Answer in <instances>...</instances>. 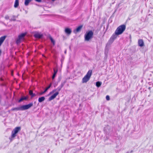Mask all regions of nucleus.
<instances>
[{
    "mask_svg": "<svg viewBox=\"0 0 153 153\" xmlns=\"http://www.w3.org/2000/svg\"><path fill=\"white\" fill-rule=\"evenodd\" d=\"M57 70H55L54 69V73L53 74V76L52 77V79H54L55 78V76H56V75L57 74Z\"/></svg>",
    "mask_w": 153,
    "mask_h": 153,
    "instance_id": "dca6fc26",
    "label": "nucleus"
},
{
    "mask_svg": "<svg viewBox=\"0 0 153 153\" xmlns=\"http://www.w3.org/2000/svg\"><path fill=\"white\" fill-rule=\"evenodd\" d=\"M42 1L41 0H39V2H41Z\"/></svg>",
    "mask_w": 153,
    "mask_h": 153,
    "instance_id": "72a5a7b5",
    "label": "nucleus"
},
{
    "mask_svg": "<svg viewBox=\"0 0 153 153\" xmlns=\"http://www.w3.org/2000/svg\"><path fill=\"white\" fill-rule=\"evenodd\" d=\"M151 88L150 87H149L148 89H149V90H150V89H151Z\"/></svg>",
    "mask_w": 153,
    "mask_h": 153,
    "instance_id": "f704fd0d",
    "label": "nucleus"
},
{
    "mask_svg": "<svg viewBox=\"0 0 153 153\" xmlns=\"http://www.w3.org/2000/svg\"><path fill=\"white\" fill-rule=\"evenodd\" d=\"M59 94L58 92H56L49 98V101H50L54 99Z\"/></svg>",
    "mask_w": 153,
    "mask_h": 153,
    "instance_id": "6e6552de",
    "label": "nucleus"
},
{
    "mask_svg": "<svg viewBox=\"0 0 153 153\" xmlns=\"http://www.w3.org/2000/svg\"><path fill=\"white\" fill-rule=\"evenodd\" d=\"M57 85V84H55V85Z\"/></svg>",
    "mask_w": 153,
    "mask_h": 153,
    "instance_id": "58836bf2",
    "label": "nucleus"
},
{
    "mask_svg": "<svg viewBox=\"0 0 153 153\" xmlns=\"http://www.w3.org/2000/svg\"><path fill=\"white\" fill-rule=\"evenodd\" d=\"M56 91H57V88L56 89H54L51 92V93H54L55 92H56Z\"/></svg>",
    "mask_w": 153,
    "mask_h": 153,
    "instance_id": "c756f323",
    "label": "nucleus"
},
{
    "mask_svg": "<svg viewBox=\"0 0 153 153\" xmlns=\"http://www.w3.org/2000/svg\"><path fill=\"white\" fill-rule=\"evenodd\" d=\"M33 105L32 103H30L27 105H22L20 107L13 108L11 111H24L30 108Z\"/></svg>",
    "mask_w": 153,
    "mask_h": 153,
    "instance_id": "f257e3e1",
    "label": "nucleus"
},
{
    "mask_svg": "<svg viewBox=\"0 0 153 153\" xmlns=\"http://www.w3.org/2000/svg\"><path fill=\"white\" fill-rule=\"evenodd\" d=\"M138 43L139 46L141 47H142L144 45V42L143 40L142 39H140L138 40Z\"/></svg>",
    "mask_w": 153,
    "mask_h": 153,
    "instance_id": "4468645a",
    "label": "nucleus"
},
{
    "mask_svg": "<svg viewBox=\"0 0 153 153\" xmlns=\"http://www.w3.org/2000/svg\"><path fill=\"white\" fill-rule=\"evenodd\" d=\"M28 98V97L27 96H22L20 99L19 100L18 102H20L24 100H27Z\"/></svg>",
    "mask_w": 153,
    "mask_h": 153,
    "instance_id": "9b49d317",
    "label": "nucleus"
},
{
    "mask_svg": "<svg viewBox=\"0 0 153 153\" xmlns=\"http://www.w3.org/2000/svg\"><path fill=\"white\" fill-rule=\"evenodd\" d=\"M34 36L36 38H38V33H37L34 35Z\"/></svg>",
    "mask_w": 153,
    "mask_h": 153,
    "instance_id": "c85d7f7f",
    "label": "nucleus"
},
{
    "mask_svg": "<svg viewBox=\"0 0 153 153\" xmlns=\"http://www.w3.org/2000/svg\"><path fill=\"white\" fill-rule=\"evenodd\" d=\"M43 34H41V33H39V39L42 38L43 37Z\"/></svg>",
    "mask_w": 153,
    "mask_h": 153,
    "instance_id": "393cba45",
    "label": "nucleus"
},
{
    "mask_svg": "<svg viewBox=\"0 0 153 153\" xmlns=\"http://www.w3.org/2000/svg\"><path fill=\"white\" fill-rule=\"evenodd\" d=\"M82 25H81L78 26L76 29L74 30L73 31V32L75 33H76L77 32L80 31L82 28Z\"/></svg>",
    "mask_w": 153,
    "mask_h": 153,
    "instance_id": "9d476101",
    "label": "nucleus"
},
{
    "mask_svg": "<svg viewBox=\"0 0 153 153\" xmlns=\"http://www.w3.org/2000/svg\"><path fill=\"white\" fill-rule=\"evenodd\" d=\"M49 38H50V39L51 42L52 43H53L54 44V41L53 39L50 36L49 37Z\"/></svg>",
    "mask_w": 153,
    "mask_h": 153,
    "instance_id": "b1692460",
    "label": "nucleus"
},
{
    "mask_svg": "<svg viewBox=\"0 0 153 153\" xmlns=\"http://www.w3.org/2000/svg\"><path fill=\"white\" fill-rule=\"evenodd\" d=\"M29 94L31 96V97H34L35 95V94L33 93V91L31 90L29 91Z\"/></svg>",
    "mask_w": 153,
    "mask_h": 153,
    "instance_id": "a211bd4d",
    "label": "nucleus"
},
{
    "mask_svg": "<svg viewBox=\"0 0 153 153\" xmlns=\"http://www.w3.org/2000/svg\"><path fill=\"white\" fill-rule=\"evenodd\" d=\"M66 83V81H64L63 82H62L61 83V85L59 86L61 88H62L63 86Z\"/></svg>",
    "mask_w": 153,
    "mask_h": 153,
    "instance_id": "4be33fe9",
    "label": "nucleus"
},
{
    "mask_svg": "<svg viewBox=\"0 0 153 153\" xmlns=\"http://www.w3.org/2000/svg\"><path fill=\"white\" fill-rule=\"evenodd\" d=\"M59 94L58 92H56L49 98V101H50L54 99Z\"/></svg>",
    "mask_w": 153,
    "mask_h": 153,
    "instance_id": "1a4fd4ad",
    "label": "nucleus"
},
{
    "mask_svg": "<svg viewBox=\"0 0 153 153\" xmlns=\"http://www.w3.org/2000/svg\"><path fill=\"white\" fill-rule=\"evenodd\" d=\"M36 1L38 2V0H35Z\"/></svg>",
    "mask_w": 153,
    "mask_h": 153,
    "instance_id": "e433bc0d",
    "label": "nucleus"
},
{
    "mask_svg": "<svg viewBox=\"0 0 153 153\" xmlns=\"http://www.w3.org/2000/svg\"><path fill=\"white\" fill-rule=\"evenodd\" d=\"M65 31L67 34L69 35L71 33L72 31L71 29L68 27H66L65 29Z\"/></svg>",
    "mask_w": 153,
    "mask_h": 153,
    "instance_id": "f8f14e48",
    "label": "nucleus"
},
{
    "mask_svg": "<svg viewBox=\"0 0 153 153\" xmlns=\"http://www.w3.org/2000/svg\"><path fill=\"white\" fill-rule=\"evenodd\" d=\"M65 53H66V51H65Z\"/></svg>",
    "mask_w": 153,
    "mask_h": 153,
    "instance_id": "c9c22d12",
    "label": "nucleus"
},
{
    "mask_svg": "<svg viewBox=\"0 0 153 153\" xmlns=\"http://www.w3.org/2000/svg\"><path fill=\"white\" fill-rule=\"evenodd\" d=\"M93 33L92 30H89L86 32L84 35L85 40L86 41H89L93 38Z\"/></svg>",
    "mask_w": 153,
    "mask_h": 153,
    "instance_id": "20e7f679",
    "label": "nucleus"
},
{
    "mask_svg": "<svg viewBox=\"0 0 153 153\" xmlns=\"http://www.w3.org/2000/svg\"><path fill=\"white\" fill-rule=\"evenodd\" d=\"M106 100H110V97L108 95H107L106 97Z\"/></svg>",
    "mask_w": 153,
    "mask_h": 153,
    "instance_id": "bb28decb",
    "label": "nucleus"
},
{
    "mask_svg": "<svg viewBox=\"0 0 153 153\" xmlns=\"http://www.w3.org/2000/svg\"><path fill=\"white\" fill-rule=\"evenodd\" d=\"M19 5V0H15L14 4V7L15 8H17L18 7V6Z\"/></svg>",
    "mask_w": 153,
    "mask_h": 153,
    "instance_id": "2eb2a0df",
    "label": "nucleus"
},
{
    "mask_svg": "<svg viewBox=\"0 0 153 153\" xmlns=\"http://www.w3.org/2000/svg\"><path fill=\"white\" fill-rule=\"evenodd\" d=\"M133 152V151H128L126 152V153H132Z\"/></svg>",
    "mask_w": 153,
    "mask_h": 153,
    "instance_id": "7c9ffc66",
    "label": "nucleus"
},
{
    "mask_svg": "<svg viewBox=\"0 0 153 153\" xmlns=\"http://www.w3.org/2000/svg\"><path fill=\"white\" fill-rule=\"evenodd\" d=\"M56 85H54V87H56Z\"/></svg>",
    "mask_w": 153,
    "mask_h": 153,
    "instance_id": "4c0bfd02",
    "label": "nucleus"
},
{
    "mask_svg": "<svg viewBox=\"0 0 153 153\" xmlns=\"http://www.w3.org/2000/svg\"><path fill=\"white\" fill-rule=\"evenodd\" d=\"M16 20V19H15V16H13V17H12V18H11L10 19V21H15Z\"/></svg>",
    "mask_w": 153,
    "mask_h": 153,
    "instance_id": "5701e85b",
    "label": "nucleus"
},
{
    "mask_svg": "<svg viewBox=\"0 0 153 153\" xmlns=\"http://www.w3.org/2000/svg\"><path fill=\"white\" fill-rule=\"evenodd\" d=\"M126 28V26L124 25H122L119 26L115 31V33L117 35L122 34L125 30Z\"/></svg>",
    "mask_w": 153,
    "mask_h": 153,
    "instance_id": "f03ea898",
    "label": "nucleus"
},
{
    "mask_svg": "<svg viewBox=\"0 0 153 153\" xmlns=\"http://www.w3.org/2000/svg\"><path fill=\"white\" fill-rule=\"evenodd\" d=\"M26 35V33H22L19 35L16 40V43L17 44H19L23 41L24 39V37Z\"/></svg>",
    "mask_w": 153,
    "mask_h": 153,
    "instance_id": "39448f33",
    "label": "nucleus"
},
{
    "mask_svg": "<svg viewBox=\"0 0 153 153\" xmlns=\"http://www.w3.org/2000/svg\"><path fill=\"white\" fill-rule=\"evenodd\" d=\"M92 71L91 70H89L87 73L82 78V83H86L88 81L92 75Z\"/></svg>",
    "mask_w": 153,
    "mask_h": 153,
    "instance_id": "7ed1b4c3",
    "label": "nucleus"
},
{
    "mask_svg": "<svg viewBox=\"0 0 153 153\" xmlns=\"http://www.w3.org/2000/svg\"><path fill=\"white\" fill-rule=\"evenodd\" d=\"M21 128L19 127L15 128L12 132L11 137L14 138L16 136V134L20 130Z\"/></svg>",
    "mask_w": 153,
    "mask_h": 153,
    "instance_id": "423d86ee",
    "label": "nucleus"
},
{
    "mask_svg": "<svg viewBox=\"0 0 153 153\" xmlns=\"http://www.w3.org/2000/svg\"><path fill=\"white\" fill-rule=\"evenodd\" d=\"M61 89H62V88H61L59 86V87H58V88H57V92H59V91H60L61 90Z\"/></svg>",
    "mask_w": 153,
    "mask_h": 153,
    "instance_id": "a878e982",
    "label": "nucleus"
},
{
    "mask_svg": "<svg viewBox=\"0 0 153 153\" xmlns=\"http://www.w3.org/2000/svg\"><path fill=\"white\" fill-rule=\"evenodd\" d=\"M31 1V0H25V5L26 6H27Z\"/></svg>",
    "mask_w": 153,
    "mask_h": 153,
    "instance_id": "f3484780",
    "label": "nucleus"
},
{
    "mask_svg": "<svg viewBox=\"0 0 153 153\" xmlns=\"http://www.w3.org/2000/svg\"><path fill=\"white\" fill-rule=\"evenodd\" d=\"M45 99V98L44 97H42L39 98V102H41L43 101Z\"/></svg>",
    "mask_w": 153,
    "mask_h": 153,
    "instance_id": "6ab92c4d",
    "label": "nucleus"
},
{
    "mask_svg": "<svg viewBox=\"0 0 153 153\" xmlns=\"http://www.w3.org/2000/svg\"><path fill=\"white\" fill-rule=\"evenodd\" d=\"M5 18L7 20L9 19V17L8 15H7L5 16Z\"/></svg>",
    "mask_w": 153,
    "mask_h": 153,
    "instance_id": "cd10ccee",
    "label": "nucleus"
},
{
    "mask_svg": "<svg viewBox=\"0 0 153 153\" xmlns=\"http://www.w3.org/2000/svg\"><path fill=\"white\" fill-rule=\"evenodd\" d=\"M117 35H118L115 33V32L113 34L112 36L110 38L109 40V42H111V43H112L114 41L115 39L116 38Z\"/></svg>",
    "mask_w": 153,
    "mask_h": 153,
    "instance_id": "0eeeda50",
    "label": "nucleus"
},
{
    "mask_svg": "<svg viewBox=\"0 0 153 153\" xmlns=\"http://www.w3.org/2000/svg\"><path fill=\"white\" fill-rule=\"evenodd\" d=\"M51 85L52 83H51L50 84L45 88L44 91V92H46L51 87Z\"/></svg>",
    "mask_w": 153,
    "mask_h": 153,
    "instance_id": "412c9836",
    "label": "nucleus"
},
{
    "mask_svg": "<svg viewBox=\"0 0 153 153\" xmlns=\"http://www.w3.org/2000/svg\"><path fill=\"white\" fill-rule=\"evenodd\" d=\"M136 78H137V76H133V78L134 79H135Z\"/></svg>",
    "mask_w": 153,
    "mask_h": 153,
    "instance_id": "2f4dec72",
    "label": "nucleus"
},
{
    "mask_svg": "<svg viewBox=\"0 0 153 153\" xmlns=\"http://www.w3.org/2000/svg\"><path fill=\"white\" fill-rule=\"evenodd\" d=\"M1 50H0V55H1Z\"/></svg>",
    "mask_w": 153,
    "mask_h": 153,
    "instance_id": "473e14b6",
    "label": "nucleus"
},
{
    "mask_svg": "<svg viewBox=\"0 0 153 153\" xmlns=\"http://www.w3.org/2000/svg\"><path fill=\"white\" fill-rule=\"evenodd\" d=\"M102 84V83L99 81H97L96 82V86L98 87H100Z\"/></svg>",
    "mask_w": 153,
    "mask_h": 153,
    "instance_id": "aec40b11",
    "label": "nucleus"
},
{
    "mask_svg": "<svg viewBox=\"0 0 153 153\" xmlns=\"http://www.w3.org/2000/svg\"><path fill=\"white\" fill-rule=\"evenodd\" d=\"M6 37V36H1L0 38V46H1L2 44L3 43L4 41L5 40Z\"/></svg>",
    "mask_w": 153,
    "mask_h": 153,
    "instance_id": "ddd939ff",
    "label": "nucleus"
}]
</instances>
